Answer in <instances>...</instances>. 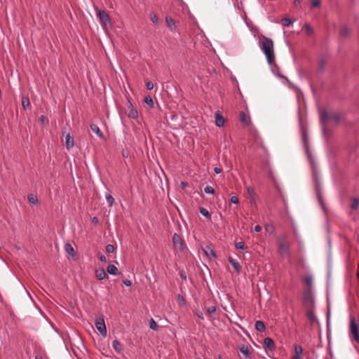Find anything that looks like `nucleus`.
<instances>
[{
    "instance_id": "39448f33",
    "label": "nucleus",
    "mask_w": 359,
    "mask_h": 359,
    "mask_svg": "<svg viewBox=\"0 0 359 359\" xmlns=\"http://www.w3.org/2000/svg\"><path fill=\"white\" fill-rule=\"evenodd\" d=\"M172 243L174 247L180 251H183L186 248L184 241L177 233H175L172 236Z\"/></svg>"
},
{
    "instance_id": "bb28decb",
    "label": "nucleus",
    "mask_w": 359,
    "mask_h": 359,
    "mask_svg": "<svg viewBox=\"0 0 359 359\" xmlns=\"http://www.w3.org/2000/svg\"><path fill=\"white\" fill-rule=\"evenodd\" d=\"M27 199L29 203L36 205L39 203L37 196L34 194H29L27 196Z\"/></svg>"
},
{
    "instance_id": "c03bdc74",
    "label": "nucleus",
    "mask_w": 359,
    "mask_h": 359,
    "mask_svg": "<svg viewBox=\"0 0 359 359\" xmlns=\"http://www.w3.org/2000/svg\"><path fill=\"white\" fill-rule=\"evenodd\" d=\"M115 250V248L111 244H108L106 245V251L107 253H112Z\"/></svg>"
},
{
    "instance_id": "20e7f679",
    "label": "nucleus",
    "mask_w": 359,
    "mask_h": 359,
    "mask_svg": "<svg viewBox=\"0 0 359 359\" xmlns=\"http://www.w3.org/2000/svg\"><path fill=\"white\" fill-rule=\"evenodd\" d=\"M303 304L306 309L315 308V299L311 288H305L303 291Z\"/></svg>"
},
{
    "instance_id": "f257e3e1",
    "label": "nucleus",
    "mask_w": 359,
    "mask_h": 359,
    "mask_svg": "<svg viewBox=\"0 0 359 359\" xmlns=\"http://www.w3.org/2000/svg\"><path fill=\"white\" fill-rule=\"evenodd\" d=\"M259 46L265 54L268 63L270 65L275 64V54L272 39L263 36L259 41Z\"/></svg>"
},
{
    "instance_id": "49530a36",
    "label": "nucleus",
    "mask_w": 359,
    "mask_h": 359,
    "mask_svg": "<svg viewBox=\"0 0 359 359\" xmlns=\"http://www.w3.org/2000/svg\"><path fill=\"white\" fill-rule=\"evenodd\" d=\"M245 244L243 242H238L236 243V248L237 250H244Z\"/></svg>"
},
{
    "instance_id": "58836bf2",
    "label": "nucleus",
    "mask_w": 359,
    "mask_h": 359,
    "mask_svg": "<svg viewBox=\"0 0 359 359\" xmlns=\"http://www.w3.org/2000/svg\"><path fill=\"white\" fill-rule=\"evenodd\" d=\"M303 29L308 35H311L313 33V28L309 24H306Z\"/></svg>"
},
{
    "instance_id": "4d7b16f0",
    "label": "nucleus",
    "mask_w": 359,
    "mask_h": 359,
    "mask_svg": "<svg viewBox=\"0 0 359 359\" xmlns=\"http://www.w3.org/2000/svg\"><path fill=\"white\" fill-rule=\"evenodd\" d=\"M46 120V118L45 116L43 115H41L40 117H39V121L42 123H43L45 122V121Z\"/></svg>"
},
{
    "instance_id": "2eb2a0df",
    "label": "nucleus",
    "mask_w": 359,
    "mask_h": 359,
    "mask_svg": "<svg viewBox=\"0 0 359 359\" xmlns=\"http://www.w3.org/2000/svg\"><path fill=\"white\" fill-rule=\"evenodd\" d=\"M65 146L67 150L73 148L74 146V141L73 137L67 133L65 135Z\"/></svg>"
},
{
    "instance_id": "4be33fe9",
    "label": "nucleus",
    "mask_w": 359,
    "mask_h": 359,
    "mask_svg": "<svg viewBox=\"0 0 359 359\" xmlns=\"http://www.w3.org/2000/svg\"><path fill=\"white\" fill-rule=\"evenodd\" d=\"M65 250L67 254L69 255L72 257H74L75 255V251L72 245L69 243H66L65 244Z\"/></svg>"
},
{
    "instance_id": "4c0bfd02",
    "label": "nucleus",
    "mask_w": 359,
    "mask_h": 359,
    "mask_svg": "<svg viewBox=\"0 0 359 359\" xmlns=\"http://www.w3.org/2000/svg\"><path fill=\"white\" fill-rule=\"evenodd\" d=\"M149 327H150V329H151L153 330H158V325H157L156 322L153 318H151L149 320Z\"/></svg>"
},
{
    "instance_id": "9b49d317",
    "label": "nucleus",
    "mask_w": 359,
    "mask_h": 359,
    "mask_svg": "<svg viewBox=\"0 0 359 359\" xmlns=\"http://www.w3.org/2000/svg\"><path fill=\"white\" fill-rule=\"evenodd\" d=\"M165 23L167 27L170 29V30L172 32H177V27L175 25V22L174 20L170 16L165 17Z\"/></svg>"
},
{
    "instance_id": "b1692460",
    "label": "nucleus",
    "mask_w": 359,
    "mask_h": 359,
    "mask_svg": "<svg viewBox=\"0 0 359 359\" xmlns=\"http://www.w3.org/2000/svg\"><path fill=\"white\" fill-rule=\"evenodd\" d=\"M107 271L109 274L114 275V276L118 274V270L117 267L114 264L108 265V266L107 267Z\"/></svg>"
},
{
    "instance_id": "9d476101",
    "label": "nucleus",
    "mask_w": 359,
    "mask_h": 359,
    "mask_svg": "<svg viewBox=\"0 0 359 359\" xmlns=\"http://www.w3.org/2000/svg\"><path fill=\"white\" fill-rule=\"evenodd\" d=\"M306 309V316L311 324L317 321V318L315 315V308H308Z\"/></svg>"
},
{
    "instance_id": "0eeeda50",
    "label": "nucleus",
    "mask_w": 359,
    "mask_h": 359,
    "mask_svg": "<svg viewBox=\"0 0 359 359\" xmlns=\"http://www.w3.org/2000/svg\"><path fill=\"white\" fill-rule=\"evenodd\" d=\"M95 326L103 337L107 336V328L104 320V318L102 316L97 318L96 319L95 322Z\"/></svg>"
},
{
    "instance_id": "f8f14e48",
    "label": "nucleus",
    "mask_w": 359,
    "mask_h": 359,
    "mask_svg": "<svg viewBox=\"0 0 359 359\" xmlns=\"http://www.w3.org/2000/svg\"><path fill=\"white\" fill-rule=\"evenodd\" d=\"M302 137L304 147H305L306 151L309 153V136L307 130L304 128H302Z\"/></svg>"
},
{
    "instance_id": "f704fd0d",
    "label": "nucleus",
    "mask_w": 359,
    "mask_h": 359,
    "mask_svg": "<svg viewBox=\"0 0 359 359\" xmlns=\"http://www.w3.org/2000/svg\"><path fill=\"white\" fill-rule=\"evenodd\" d=\"M326 68V61L324 58L320 59L319 62L318 69L320 72H323Z\"/></svg>"
},
{
    "instance_id": "412c9836",
    "label": "nucleus",
    "mask_w": 359,
    "mask_h": 359,
    "mask_svg": "<svg viewBox=\"0 0 359 359\" xmlns=\"http://www.w3.org/2000/svg\"><path fill=\"white\" fill-rule=\"evenodd\" d=\"M90 129L100 137L104 139V135L100 128L95 124H90Z\"/></svg>"
},
{
    "instance_id": "c85d7f7f",
    "label": "nucleus",
    "mask_w": 359,
    "mask_h": 359,
    "mask_svg": "<svg viewBox=\"0 0 359 359\" xmlns=\"http://www.w3.org/2000/svg\"><path fill=\"white\" fill-rule=\"evenodd\" d=\"M282 244H283V245L288 244L287 241L286 236L284 234H280L278 237V246L281 245Z\"/></svg>"
},
{
    "instance_id": "a211bd4d",
    "label": "nucleus",
    "mask_w": 359,
    "mask_h": 359,
    "mask_svg": "<svg viewBox=\"0 0 359 359\" xmlns=\"http://www.w3.org/2000/svg\"><path fill=\"white\" fill-rule=\"evenodd\" d=\"M264 345L266 348L271 351L275 349V343L273 340L270 337H266L264 339Z\"/></svg>"
},
{
    "instance_id": "6e6552de",
    "label": "nucleus",
    "mask_w": 359,
    "mask_h": 359,
    "mask_svg": "<svg viewBox=\"0 0 359 359\" xmlns=\"http://www.w3.org/2000/svg\"><path fill=\"white\" fill-rule=\"evenodd\" d=\"M278 251L280 256L282 257H290V247L289 245H283L278 246Z\"/></svg>"
},
{
    "instance_id": "0e129e2a",
    "label": "nucleus",
    "mask_w": 359,
    "mask_h": 359,
    "mask_svg": "<svg viewBox=\"0 0 359 359\" xmlns=\"http://www.w3.org/2000/svg\"><path fill=\"white\" fill-rule=\"evenodd\" d=\"M181 186H182V188H184L187 186V183L184 182H181Z\"/></svg>"
},
{
    "instance_id": "393cba45",
    "label": "nucleus",
    "mask_w": 359,
    "mask_h": 359,
    "mask_svg": "<svg viewBox=\"0 0 359 359\" xmlns=\"http://www.w3.org/2000/svg\"><path fill=\"white\" fill-rule=\"evenodd\" d=\"M350 32L351 31L347 26L344 25L340 28L339 34L341 37H348L350 34Z\"/></svg>"
},
{
    "instance_id": "5fc2aeb1",
    "label": "nucleus",
    "mask_w": 359,
    "mask_h": 359,
    "mask_svg": "<svg viewBox=\"0 0 359 359\" xmlns=\"http://www.w3.org/2000/svg\"><path fill=\"white\" fill-rule=\"evenodd\" d=\"M214 172H215V174H219L220 172H222V168H218V167H215V168H214Z\"/></svg>"
},
{
    "instance_id": "37998d69",
    "label": "nucleus",
    "mask_w": 359,
    "mask_h": 359,
    "mask_svg": "<svg viewBox=\"0 0 359 359\" xmlns=\"http://www.w3.org/2000/svg\"><path fill=\"white\" fill-rule=\"evenodd\" d=\"M207 312L210 316L215 314L216 313V307L215 306L208 307Z\"/></svg>"
},
{
    "instance_id": "de8ad7c7",
    "label": "nucleus",
    "mask_w": 359,
    "mask_h": 359,
    "mask_svg": "<svg viewBox=\"0 0 359 359\" xmlns=\"http://www.w3.org/2000/svg\"><path fill=\"white\" fill-rule=\"evenodd\" d=\"M238 202H239V200H238V198L237 196H232L230 198V203H231L237 204V203H238Z\"/></svg>"
},
{
    "instance_id": "2f4dec72",
    "label": "nucleus",
    "mask_w": 359,
    "mask_h": 359,
    "mask_svg": "<svg viewBox=\"0 0 359 359\" xmlns=\"http://www.w3.org/2000/svg\"><path fill=\"white\" fill-rule=\"evenodd\" d=\"M303 348L300 345H295L294 346V353L295 355L302 356L303 355Z\"/></svg>"
},
{
    "instance_id": "864d4df0",
    "label": "nucleus",
    "mask_w": 359,
    "mask_h": 359,
    "mask_svg": "<svg viewBox=\"0 0 359 359\" xmlns=\"http://www.w3.org/2000/svg\"><path fill=\"white\" fill-rule=\"evenodd\" d=\"M92 223L93 224H97L99 223V219L97 217H93L92 218Z\"/></svg>"
},
{
    "instance_id": "69168bd1",
    "label": "nucleus",
    "mask_w": 359,
    "mask_h": 359,
    "mask_svg": "<svg viewBox=\"0 0 359 359\" xmlns=\"http://www.w3.org/2000/svg\"><path fill=\"white\" fill-rule=\"evenodd\" d=\"M35 359H42L41 358H39L37 356L35 357Z\"/></svg>"
},
{
    "instance_id": "423d86ee",
    "label": "nucleus",
    "mask_w": 359,
    "mask_h": 359,
    "mask_svg": "<svg viewBox=\"0 0 359 359\" xmlns=\"http://www.w3.org/2000/svg\"><path fill=\"white\" fill-rule=\"evenodd\" d=\"M96 14L102 26L107 27L110 24L109 15L105 11L97 10Z\"/></svg>"
},
{
    "instance_id": "c9c22d12",
    "label": "nucleus",
    "mask_w": 359,
    "mask_h": 359,
    "mask_svg": "<svg viewBox=\"0 0 359 359\" xmlns=\"http://www.w3.org/2000/svg\"><path fill=\"white\" fill-rule=\"evenodd\" d=\"M316 191H317V196H318V201L320 203L321 206L323 208L324 207V204H323V197H322V195L320 194V187H319L318 185L316 186Z\"/></svg>"
},
{
    "instance_id": "cd10ccee",
    "label": "nucleus",
    "mask_w": 359,
    "mask_h": 359,
    "mask_svg": "<svg viewBox=\"0 0 359 359\" xmlns=\"http://www.w3.org/2000/svg\"><path fill=\"white\" fill-rule=\"evenodd\" d=\"M22 106L24 109L30 107L29 99L27 96L22 95Z\"/></svg>"
},
{
    "instance_id": "aec40b11",
    "label": "nucleus",
    "mask_w": 359,
    "mask_h": 359,
    "mask_svg": "<svg viewBox=\"0 0 359 359\" xmlns=\"http://www.w3.org/2000/svg\"><path fill=\"white\" fill-rule=\"evenodd\" d=\"M112 346L117 353H121L123 350V344L118 340L113 341Z\"/></svg>"
},
{
    "instance_id": "c756f323",
    "label": "nucleus",
    "mask_w": 359,
    "mask_h": 359,
    "mask_svg": "<svg viewBox=\"0 0 359 359\" xmlns=\"http://www.w3.org/2000/svg\"><path fill=\"white\" fill-rule=\"evenodd\" d=\"M240 351L241 353H243L244 355L245 358H250V353L249 351L248 346H242L240 348Z\"/></svg>"
},
{
    "instance_id": "7ed1b4c3",
    "label": "nucleus",
    "mask_w": 359,
    "mask_h": 359,
    "mask_svg": "<svg viewBox=\"0 0 359 359\" xmlns=\"http://www.w3.org/2000/svg\"><path fill=\"white\" fill-rule=\"evenodd\" d=\"M349 335L352 339L359 344V325L353 316H350Z\"/></svg>"
},
{
    "instance_id": "f03ea898",
    "label": "nucleus",
    "mask_w": 359,
    "mask_h": 359,
    "mask_svg": "<svg viewBox=\"0 0 359 359\" xmlns=\"http://www.w3.org/2000/svg\"><path fill=\"white\" fill-rule=\"evenodd\" d=\"M320 123L323 126V131L325 134L327 132L326 123L329 118L334 121L336 124H338L343 118V113H333L330 114L325 109L320 111Z\"/></svg>"
},
{
    "instance_id": "6ab92c4d",
    "label": "nucleus",
    "mask_w": 359,
    "mask_h": 359,
    "mask_svg": "<svg viewBox=\"0 0 359 359\" xmlns=\"http://www.w3.org/2000/svg\"><path fill=\"white\" fill-rule=\"evenodd\" d=\"M95 276L98 280H101L107 278V275L104 269L99 268L95 270Z\"/></svg>"
},
{
    "instance_id": "6e6d98bb",
    "label": "nucleus",
    "mask_w": 359,
    "mask_h": 359,
    "mask_svg": "<svg viewBox=\"0 0 359 359\" xmlns=\"http://www.w3.org/2000/svg\"><path fill=\"white\" fill-rule=\"evenodd\" d=\"M196 315L200 318L203 320V315L201 311H197L196 312Z\"/></svg>"
},
{
    "instance_id": "603ef678",
    "label": "nucleus",
    "mask_w": 359,
    "mask_h": 359,
    "mask_svg": "<svg viewBox=\"0 0 359 359\" xmlns=\"http://www.w3.org/2000/svg\"><path fill=\"white\" fill-rule=\"evenodd\" d=\"M123 284L127 286V287H130L131 285H132V283L130 280H128V279H125L123 281Z\"/></svg>"
},
{
    "instance_id": "f3484780",
    "label": "nucleus",
    "mask_w": 359,
    "mask_h": 359,
    "mask_svg": "<svg viewBox=\"0 0 359 359\" xmlns=\"http://www.w3.org/2000/svg\"><path fill=\"white\" fill-rule=\"evenodd\" d=\"M228 260L233 266V268L234 269L235 271L237 273H239L241 271V266L240 265L239 262L237 260L232 258L231 257H229Z\"/></svg>"
},
{
    "instance_id": "79ce46f5",
    "label": "nucleus",
    "mask_w": 359,
    "mask_h": 359,
    "mask_svg": "<svg viewBox=\"0 0 359 359\" xmlns=\"http://www.w3.org/2000/svg\"><path fill=\"white\" fill-rule=\"evenodd\" d=\"M359 205V200L358 198H354L352 203H351V209L352 210H356L358 208Z\"/></svg>"
},
{
    "instance_id": "7c9ffc66",
    "label": "nucleus",
    "mask_w": 359,
    "mask_h": 359,
    "mask_svg": "<svg viewBox=\"0 0 359 359\" xmlns=\"http://www.w3.org/2000/svg\"><path fill=\"white\" fill-rule=\"evenodd\" d=\"M292 23L293 21L289 18L285 17L281 20V24L283 25V27H289L291 25H292Z\"/></svg>"
},
{
    "instance_id": "ea45409f",
    "label": "nucleus",
    "mask_w": 359,
    "mask_h": 359,
    "mask_svg": "<svg viewBox=\"0 0 359 359\" xmlns=\"http://www.w3.org/2000/svg\"><path fill=\"white\" fill-rule=\"evenodd\" d=\"M106 200L109 207H111L114 203V199L111 194L106 195Z\"/></svg>"
},
{
    "instance_id": "a878e982",
    "label": "nucleus",
    "mask_w": 359,
    "mask_h": 359,
    "mask_svg": "<svg viewBox=\"0 0 359 359\" xmlns=\"http://www.w3.org/2000/svg\"><path fill=\"white\" fill-rule=\"evenodd\" d=\"M255 327L257 331L261 332H264L266 330L265 324L262 320L256 321Z\"/></svg>"
},
{
    "instance_id": "473e14b6",
    "label": "nucleus",
    "mask_w": 359,
    "mask_h": 359,
    "mask_svg": "<svg viewBox=\"0 0 359 359\" xmlns=\"http://www.w3.org/2000/svg\"><path fill=\"white\" fill-rule=\"evenodd\" d=\"M144 102L149 107V108L154 107V101L151 96H146L144 97Z\"/></svg>"
},
{
    "instance_id": "bf43d9fd",
    "label": "nucleus",
    "mask_w": 359,
    "mask_h": 359,
    "mask_svg": "<svg viewBox=\"0 0 359 359\" xmlns=\"http://www.w3.org/2000/svg\"><path fill=\"white\" fill-rule=\"evenodd\" d=\"M180 277L183 279V280H186L187 279V276L185 275V273L184 271H181L180 273Z\"/></svg>"
},
{
    "instance_id": "3c124183",
    "label": "nucleus",
    "mask_w": 359,
    "mask_h": 359,
    "mask_svg": "<svg viewBox=\"0 0 359 359\" xmlns=\"http://www.w3.org/2000/svg\"><path fill=\"white\" fill-rule=\"evenodd\" d=\"M146 87L148 90H152L153 88H154V84L151 81H148L147 83H146Z\"/></svg>"
},
{
    "instance_id": "09e8293b",
    "label": "nucleus",
    "mask_w": 359,
    "mask_h": 359,
    "mask_svg": "<svg viewBox=\"0 0 359 359\" xmlns=\"http://www.w3.org/2000/svg\"><path fill=\"white\" fill-rule=\"evenodd\" d=\"M312 6L315 8L320 6V2L319 0H311Z\"/></svg>"
},
{
    "instance_id": "1a4fd4ad",
    "label": "nucleus",
    "mask_w": 359,
    "mask_h": 359,
    "mask_svg": "<svg viewBox=\"0 0 359 359\" xmlns=\"http://www.w3.org/2000/svg\"><path fill=\"white\" fill-rule=\"evenodd\" d=\"M128 111L127 112V115L129 118L135 119L138 117V113L137 109L133 107L132 103L128 100Z\"/></svg>"
},
{
    "instance_id": "a19ab883",
    "label": "nucleus",
    "mask_w": 359,
    "mask_h": 359,
    "mask_svg": "<svg viewBox=\"0 0 359 359\" xmlns=\"http://www.w3.org/2000/svg\"><path fill=\"white\" fill-rule=\"evenodd\" d=\"M204 192L208 194H213L215 193V190L211 186H206L204 188Z\"/></svg>"
},
{
    "instance_id": "e433bc0d",
    "label": "nucleus",
    "mask_w": 359,
    "mask_h": 359,
    "mask_svg": "<svg viewBox=\"0 0 359 359\" xmlns=\"http://www.w3.org/2000/svg\"><path fill=\"white\" fill-rule=\"evenodd\" d=\"M304 282L306 285L311 286L313 283V278L310 275H306L304 278Z\"/></svg>"
},
{
    "instance_id": "e2e57ef3",
    "label": "nucleus",
    "mask_w": 359,
    "mask_h": 359,
    "mask_svg": "<svg viewBox=\"0 0 359 359\" xmlns=\"http://www.w3.org/2000/svg\"><path fill=\"white\" fill-rule=\"evenodd\" d=\"M292 359H302V356H299V355H294Z\"/></svg>"
},
{
    "instance_id": "4468645a",
    "label": "nucleus",
    "mask_w": 359,
    "mask_h": 359,
    "mask_svg": "<svg viewBox=\"0 0 359 359\" xmlns=\"http://www.w3.org/2000/svg\"><path fill=\"white\" fill-rule=\"evenodd\" d=\"M225 122V119L223 117L222 114L219 111H216L215 113V124L218 127H222L224 126Z\"/></svg>"
},
{
    "instance_id": "72a5a7b5",
    "label": "nucleus",
    "mask_w": 359,
    "mask_h": 359,
    "mask_svg": "<svg viewBox=\"0 0 359 359\" xmlns=\"http://www.w3.org/2000/svg\"><path fill=\"white\" fill-rule=\"evenodd\" d=\"M200 213L205 217L208 218V219H210L211 217V215L210 214V212H208V210L207 209H205V208H200Z\"/></svg>"
},
{
    "instance_id": "dca6fc26",
    "label": "nucleus",
    "mask_w": 359,
    "mask_h": 359,
    "mask_svg": "<svg viewBox=\"0 0 359 359\" xmlns=\"http://www.w3.org/2000/svg\"><path fill=\"white\" fill-rule=\"evenodd\" d=\"M203 250L206 256L210 259L216 257V253L211 246L206 245Z\"/></svg>"
},
{
    "instance_id": "5701e85b",
    "label": "nucleus",
    "mask_w": 359,
    "mask_h": 359,
    "mask_svg": "<svg viewBox=\"0 0 359 359\" xmlns=\"http://www.w3.org/2000/svg\"><path fill=\"white\" fill-rule=\"evenodd\" d=\"M239 116H240V121L243 125H245V126L249 125L250 118L248 117L243 111L240 112Z\"/></svg>"
},
{
    "instance_id": "13d9d810",
    "label": "nucleus",
    "mask_w": 359,
    "mask_h": 359,
    "mask_svg": "<svg viewBox=\"0 0 359 359\" xmlns=\"http://www.w3.org/2000/svg\"><path fill=\"white\" fill-rule=\"evenodd\" d=\"M255 231L259 232L262 230V227L259 225H256L254 228Z\"/></svg>"
},
{
    "instance_id": "8fccbe9b",
    "label": "nucleus",
    "mask_w": 359,
    "mask_h": 359,
    "mask_svg": "<svg viewBox=\"0 0 359 359\" xmlns=\"http://www.w3.org/2000/svg\"><path fill=\"white\" fill-rule=\"evenodd\" d=\"M97 257L100 262H104V263L107 262V259L104 255L100 254V255H98Z\"/></svg>"
},
{
    "instance_id": "ddd939ff",
    "label": "nucleus",
    "mask_w": 359,
    "mask_h": 359,
    "mask_svg": "<svg viewBox=\"0 0 359 359\" xmlns=\"http://www.w3.org/2000/svg\"><path fill=\"white\" fill-rule=\"evenodd\" d=\"M246 190H247V193H248L250 203L255 205L256 204V194H255L253 188L251 187H248Z\"/></svg>"
},
{
    "instance_id": "052dcab7",
    "label": "nucleus",
    "mask_w": 359,
    "mask_h": 359,
    "mask_svg": "<svg viewBox=\"0 0 359 359\" xmlns=\"http://www.w3.org/2000/svg\"><path fill=\"white\" fill-rule=\"evenodd\" d=\"M177 299H178V300H179L180 302H181V301H182V302H185V300H184V297H183L182 296L180 295V294L178 295Z\"/></svg>"
},
{
    "instance_id": "a18cd8bd",
    "label": "nucleus",
    "mask_w": 359,
    "mask_h": 359,
    "mask_svg": "<svg viewBox=\"0 0 359 359\" xmlns=\"http://www.w3.org/2000/svg\"><path fill=\"white\" fill-rule=\"evenodd\" d=\"M151 20L156 25L158 23V18L156 13L151 14Z\"/></svg>"
},
{
    "instance_id": "680f3d73",
    "label": "nucleus",
    "mask_w": 359,
    "mask_h": 359,
    "mask_svg": "<svg viewBox=\"0 0 359 359\" xmlns=\"http://www.w3.org/2000/svg\"><path fill=\"white\" fill-rule=\"evenodd\" d=\"M356 276H357V278L359 281V262H358V267H357V274H356Z\"/></svg>"
}]
</instances>
